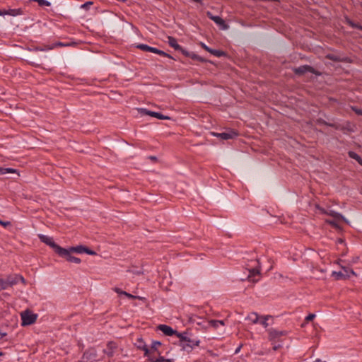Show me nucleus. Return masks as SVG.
Instances as JSON below:
<instances>
[{"instance_id": "f257e3e1", "label": "nucleus", "mask_w": 362, "mask_h": 362, "mask_svg": "<svg viewBox=\"0 0 362 362\" xmlns=\"http://www.w3.org/2000/svg\"><path fill=\"white\" fill-rule=\"evenodd\" d=\"M245 269L248 272V274L245 279L242 278L241 280H247L250 282H257L259 280L260 276V263L257 257L248 259L245 264Z\"/></svg>"}, {"instance_id": "f03ea898", "label": "nucleus", "mask_w": 362, "mask_h": 362, "mask_svg": "<svg viewBox=\"0 0 362 362\" xmlns=\"http://www.w3.org/2000/svg\"><path fill=\"white\" fill-rule=\"evenodd\" d=\"M268 339L272 344L282 342L281 337L288 334V332L285 330H278L274 328H270L267 330Z\"/></svg>"}, {"instance_id": "7ed1b4c3", "label": "nucleus", "mask_w": 362, "mask_h": 362, "mask_svg": "<svg viewBox=\"0 0 362 362\" xmlns=\"http://www.w3.org/2000/svg\"><path fill=\"white\" fill-rule=\"evenodd\" d=\"M38 238L41 242L51 247L57 255L64 252L63 247L55 243L52 238L42 234H39Z\"/></svg>"}, {"instance_id": "20e7f679", "label": "nucleus", "mask_w": 362, "mask_h": 362, "mask_svg": "<svg viewBox=\"0 0 362 362\" xmlns=\"http://www.w3.org/2000/svg\"><path fill=\"white\" fill-rule=\"evenodd\" d=\"M136 47L142 51L150 52L155 53V54H157L163 56V57L173 59L171 55L163 52V50L158 49L156 47L148 46V45H146V44H139L136 46Z\"/></svg>"}, {"instance_id": "39448f33", "label": "nucleus", "mask_w": 362, "mask_h": 362, "mask_svg": "<svg viewBox=\"0 0 362 362\" xmlns=\"http://www.w3.org/2000/svg\"><path fill=\"white\" fill-rule=\"evenodd\" d=\"M293 71L296 75L301 76L307 72H310L315 74L316 76H320L321 73L316 71L314 68L309 65H303L293 69Z\"/></svg>"}, {"instance_id": "423d86ee", "label": "nucleus", "mask_w": 362, "mask_h": 362, "mask_svg": "<svg viewBox=\"0 0 362 362\" xmlns=\"http://www.w3.org/2000/svg\"><path fill=\"white\" fill-rule=\"evenodd\" d=\"M200 341L197 339H193L188 337L185 343L182 344V349L187 352H190L195 346L199 345Z\"/></svg>"}, {"instance_id": "0eeeda50", "label": "nucleus", "mask_w": 362, "mask_h": 362, "mask_svg": "<svg viewBox=\"0 0 362 362\" xmlns=\"http://www.w3.org/2000/svg\"><path fill=\"white\" fill-rule=\"evenodd\" d=\"M22 325H30L33 324L37 320V315L28 312L21 314Z\"/></svg>"}, {"instance_id": "6e6552de", "label": "nucleus", "mask_w": 362, "mask_h": 362, "mask_svg": "<svg viewBox=\"0 0 362 362\" xmlns=\"http://www.w3.org/2000/svg\"><path fill=\"white\" fill-rule=\"evenodd\" d=\"M142 115H149L159 119H170V117L166 115H163L160 112L148 110L147 109L141 108L139 110Z\"/></svg>"}, {"instance_id": "1a4fd4ad", "label": "nucleus", "mask_w": 362, "mask_h": 362, "mask_svg": "<svg viewBox=\"0 0 362 362\" xmlns=\"http://www.w3.org/2000/svg\"><path fill=\"white\" fill-rule=\"evenodd\" d=\"M6 280L8 287L17 284L19 281L25 284V279L22 276L18 274L10 275L6 277Z\"/></svg>"}, {"instance_id": "9d476101", "label": "nucleus", "mask_w": 362, "mask_h": 362, "mask_svg": "<svg viewBox=\"0 0 362 362\" xmlns=\"http://www.w3.org/2000/svg\"><path fill=\"white\" fill-rule=\"evenodd\" d=\"M63 250L64 251L62 253L58 254L59 256L62 257H64L66 259L67 261L70 262H74L75 264H80L81 260L80 258L72 256L71 255V252L66 248H63Z\"/></svg>"}, {"instance_id": "9b49d317", "label": "nucleus", "mask_w": 362, "mask_h": 362, "mask_svg": "<svg viewBox=\"0 0 362 362\" xmlns=\"http://www.w3.org/2000/svg\"><path fill=\"white\" fill-rule=\"evenodd\" d=\"M135 345L139 349L144 351V356L148 357V358H149V356H151V352L141 338L137 339Z\"/></svg>"}, {"instance_id": "f8f14e48", "label": "nucleus", "mask_w": 362, "mask_h": 362, "mask_svg": "<svg viewBox=\"0 0 362 362\" xmlns=\"http://www.w3.org/2000/svg\"><path fill=\"white\" fill-rule=\"evenodd\" d=\"M207 16L214 21L217 25H218L221 29L224 30L226 28V24L225 21L218 16H214L211 12L208 11L206 13Z\"/></svg>"}, {"instance_id": "ddd939ff", "label": "nucleus", "mask_w": 362, "mask_h": 362, "mask_svg": "<svg viewBox=\"0 0 362 362\" xmlns=\"http://www.w3.org/2000/svg\"><path fill=\"white\" fill-rule=\"evenodd\" d=\"M157 328L166 336H173L175 334V333H177L176 330L166 325H159Z\"/></svg>"}, {"instance_id": "4468645a", "label": "nucleus", "mask_w": 362, "mask_h": 362, "mask_svg": "<svg viewBox=\"0 0 362 362\" xmlns=\"http://www.w3.org/2000/svg\"><path fill=\"white\" fill-rule=\"evenodd\" d=\"M319 209L320 210V211L322 213V214H327L332 217H334L338 220H342V221H346V219L344 217L343 215H341V214L337 212V211H334L333 210H330L329 211H325L324 209L322 208H319Z\"/></svg>"}, {"instance_id": "2eb2a0df", "label": "nucleus", "mask_w": 362, "mask_h": 362, "mask_svg": "<svg viewBox=\"0 0 362 362\" xmlns=\"http://www.w3.org/2000/svg\"><path fill=\"white\" fill-rule=\"evenodd\" d=\"M117 348V345L113 341H110L107 344V348L104 350L105 354H106L109 357H112L114 355V351Z\"/></svg>"}, {"instance_id": "dca6fc26", "label": "nucleus", "mask_w": 362, "mask_h": 362, "mask_svg": "<svg viewBox=\"0 0 362 362\" xmlns=\"http://www.w3.org/2000/svg\"><path fill=\"white\" fill-rule=\"evenodd\" d=\"M96 356V353L94 350H88L83 353L82 359L84 361L78 362H87L88 361L94 358Z\"/></svg>"}, {"instance_id": "f3484780", "label": "nucleus", "mask_w": 362, "mask_h": 362, "mask_svg": "<svg viewBox=\"0 0 362 362\" xmlns=\"http://www.w3.org/2000/svg\"><path fill=\"white\" fill-rule=\"evenodd\" d=\"M167 42L168 45L175 50L181 49V46L177 43V40L174 37L168 36Z\"/></svg>"}, {"instance_id": "a211bd4d", "label": "nucleus", "mask_w": 362, "mask_h": 362, "mask_svg": "<svg viewBox=\"0 0 362 362\" xmlns=\"http://www.w3.org/2000/svg\"><path fill=\"white\" fill-rule=\"evenodd\" d=\"M151 362H173L171 359H165L163 356H149L148 358Z\"/></svg>"}, {"instance_id": "6ab92c4d", "label": "nucleus", "mask_w": 362, "mask_h": 362, "mask_svg": "<svg viewBox=\"0 0 362 362\" xmlns=\"http://www.w3.org/2000/svg\"><path fill=\"white\" fill-rule=\"evenodd\" d=\"M175 335L177 336V337L179 338L180 339V345L181 346H182V344L185 342V341L187 340V337H189L188 335V333L187 332H178L177 331V333H175Z\"/></svg>"}, {"instance_id": "aec40b11", "label": "nucleus", "mask_w": 362, "mask_h": 362, "mask_svg": "<svg viewBox=\"0 0 362 362\" xmlns=\"http://www.w3.org/2000/svg\"><path fill=\"white\" fill-rule=\"evenodd\" d=\"M341 269L343 270L344 279L349 278L351 275H356L354 271L348 267L341 266Z\"/></svg>"}, {"instance_id": "412c9836", "label": "nucleus", "mask_w": 362, "mask_h": 362, "mask_svg": "<svg viewBox=\"0 0 362 362\" xmlns=\"http://www.w3.org/2000/svg\"><path fill=\"white\" fill-rule=\"evenodd\" d=\"M247 319L252 323L257 324L259 322V316L257 313H251L247 315Z\"/></svg>"}, {"instance_id": "4be33fe9", "label": "nucleus", "mask_w": 362, "mask_h": 362, "mask_svg": "<svg viewBox=\"0 0 362 362\" xmlns=\"http://www.w3.org/2000/svg\"><path fill=\"white\" fill-rule=\"evenodd\" d=\"M68 250H70L71 252H76V253L81 254V253H84V252L86 251V247H84L83 245H78L76 247H71Z\"/></svg>"}, {"instance_id": "5701e85b", "label": "nucleus", "mask_w": 362, "mask_h": 362, "mask_svg": "<svg viewBox=\"0 0 362 362\" xmlns=\"http://www.w3.org/2000/svg\"><path fill=\"white\" fill-rule=\"evenodd\" d=\"M270 317L271 315L261 316L258 323H260L264 328H267L269 326L267 321Z\"/></svg>"}, {"instance_id": "b1692460", "label": "nucleus", "mask_w": 362, "mask_h": 362, "mask_svg": "<svg viewBox=\"0 0 362 362\" xmlns=\"http://www.w3.org/2000/svg\"><path fill=\"white\" fill-rule=\"evenodd\" d=\"M22 14V11L21 8H14V9H8L6 10V15L16 16Z\"/></svg>"}, {"instance_id": "393cba45", "label": "nucleus", "mask_w": 362, "mask_h": 362, "mask_svg": "<svg viewBox=\"0 0 362 362\" xmlns=\"http://www.w3.org/2000/svg\"><path fill=\"white\" fill-rule=\"evenodd\" d=\"M161 345V343L158 341H154L152 342L151 347L150 351L151 352L152 356H155L156 351H157V349L159 346Z\"/></svg>"}, {"instance_id": "a878e982", "label": "nucleus", "mask_w": 362, "mask_h": 362, "mask_svg": "<svg viewBox=\"0 0 362 362\" xmlns=\"http://www.w3.org/2000/svg\"><path fill=\"white\" fill-rule=\"evenodd\" d=\"M55 48V45H45L44 47H36L34 50L35 51H47Z\"/></svg>"}, {"instance_id": "bb28decb", "label": "nucleus", "mask_w": 362, "mask_h": 362, "mask_svg": "<svg viewBox=\"0 0 362 362\" xmlns=\"http://www.w3.org/2000/svg\"><path fill=\"white\" fill-rule=\"evenodd\" d=\"M326 58L332 60V61H334V62H342L344 61L342 59H341L339 57L337 56V55H334V54H329L326 56Z\"/></svg>"}, {"instance_id": "cd10ccee", "label": "nucleus", "mask_w": 362, "mask_h": 362, "mask_svg": "<svg viewBox=\"0 0 362 362\" xmlns=\"http://www.w3.org/2000/svg\"><path fill=\"white\" fill-rule=\"evenodd\" d=\"M228 139H233L235 138V136H238V133L237 132H235V130L233 129H228Z\"/></svg>"}, {"instance_id": "c85d7f7f", "label": "nucleus", "mask_w": 362, "mask_h": 362, "mask_svg": "<svg viewBox=\"0 0 362 362\" xmlns=\"http://www.w3.org/2000/svg\"><path fill=\"white\" fill-rule=\"evenodd\" d=\"M8 288L6 279H0V291L6 290Z\"/></svg>"}, {"instance_id": "c756f323", "label": "nucleus", "mask_w": 362, "mask_h": 362, "mask_svg": "<svg viewBox=\"0 0 362 362\" xmlns=\"http://www.w3.org/2000/svg\"><path fill=\"white\" fill-rule=\"evenodd\" d=\"M348 154L351 158L356 160L357 162H358V160L361 158L358 154L354 151H349Z\"/></svg>"}, {"instance_id": "7c9ffc66", "label": "nucleus", "mask_w": 362, "mask_h": 362, "mask_svg": "<svg viewBox=\"0 0 362 362\" xmlns=\"http://www.w3.org/2000/svg\"><path fill=\"white\" fill-rule=\"evenodd\" d=\"M332 276H334L337 279H344V275L343 272H333Z\"/></svg>"}, {"instance_id": "2f4dec72", "label": "nucleus", "mask_w": 362, "mask_h": 362, "mask_svg": "<svg viewBox=\"0 0 362 362\" xmlns=\"http://www.w3.org/2000/svg\"><path fill=\"white\" fill-rule=\"evenodd\" d=\"M209 52L216 56H221V55L224 54V53L223 52H220V51L216 50V49H209Z\"/></svg>"}, {"instance_id": "473e14b6", "label": "nucleus", "mask_w": 362, "mask_h": 362, "mask_svg": "<svg viewBox=\"0 0 362 362\" xmlns=\"http://www.w3.org/2000/svg\"><path fill=\"white\" fill-rule=\"evenodd\" d=\"M351 110L358 115H362V109L358 108L357 107L352 106Z\"/></svg>"}, {"instance_id": "72a5a7b5", "label": "nucleus", "mask_w": 362, "mask_h": 362, "mask_svg": "<svg viewBox=\"0 0 362 362\" xmlns=\"http://www.w3.org/2000/svg\"><path fill=\"white\" fill-rule=\"evenodd\" d=\"M93 4L92 1H87L81 6V8L88 9L90 5Z\"/></svg>"}, {"instance_id": "f704fd0d", "label": "nucleus", "mask_w": 362, "mask_h": 362, "mask_svg": "<svg viewBox=\"0 0 362 362\" xmlns=\"http://www.w3.org/2000/svg\"><path fill=\"white\" fill-rule=\"evenodd\" d=\"M177 51L181 52L186 57L191 56V52H189L187 51L186 49H183L182 47H181V49H178Z\"/></svg>"}, {"instance_id": "c9c22d12", "label": "nucleus", "mask_w": 362, "mask_h": 362, "mask_svg": "<svg viewBox=\"0 0 362 362\" xmlns=\"http://www.w3.org/2000/svg\"><path fill=\"white\" fill-rule=\"evenodd\" d=\"M214 136H220L222 139L226 140V132H222L221 134H215L213 133Z\"/></svg>"}, {"instance_id": "e433bc0d", "label": "nucleus", "mask_w": 362, "mask_h": 362, "mask_svg": "<svg viewBox=\"0 0 362 362\" xmlns=\"http://www.w3.org/2000/svg\"><path fill=\"white\" fill-rule=\"evenodd\" d=\"M348 24L352 27V28H358V27H360V25H358V24H356L354 23V22H352L351 21L349 20L347 21Z\"/></svg>"}, {"instance_id": "4c0bfd02", "label": "nucleus", "mask_w": 362, "mask_h": 362, "mask_svg": "<svg viewBox=\"0 0 362 362\" xmlns=\"http://www.w3.org/2000/svg\"><path fill=\"white\" fill-rule=\"evenodd\" d=\"M84 253H86V254H88V255H95V254H96V252H94V251H93V250H90L89 248H88V247H86V251L84 252Z\"/></svg>"}, {"instance_id": "58836bf2", "label": "nucleus", "mask_w": 362, "mask_h": 362, "mask_svg": "<svg viewBox=\"0 0 362 362\" xmlns=\"http://www.w3.org/2000/svg\"><path fill=\"white\" fill-rule=\"evenodd\" d=\"M280 342L279 343H274V344H272L274 346H273V350L274 351H276L278 350L279 349H280L282 346L281 344H279Z\"/></svg>"}, {"instance_id": "ea45409f", "label": "nucleus", "mask_w": 362, "mask_h": 362, "mask_svg": "<svg viewBox=\"0 0 362 362\" xmlns=\"http://www.w3.org/2000/svg\"><path fill=\"white\" fill-rule=\"evenodd\" d=\"M315 317V314H309L306 317H305V320L306 321H311L313 320Z\"/></svg>"}, {"instance_id": "a19ab883", "label": "nucleus", "mask_w": 362, "mask_h": 362, "mask_svg": "<svg viewBox=\"0 0 362 362\" xmlns=\"http://www.w3.org/2000/svg\"><path fill=\"white\" fill-rule=\"evenodd\" d=\"M6 173H16V170L13 168H5Z\"/></svg>"}, {"instance_id": "79ce46f5", "label": "nucleus", "mask_w": 362, "mask_h": 362, "mask_svg": "<svg viewBox=\"0 0 362 362\" xmlns=\"http://www.w3.org/2000/svg\"><path fill=\"white\" fill-rule=\"evenodd\" d=\"M113 290L119 295H123V293L124 292L117 287L114 288Z\"/></svg>"}, {"instance_id": "37998d69", "label": "nucleus", "mask_w": 362, "mask_h": 362, "mask_svg": "<svg viewBox=\"0 0 362 362\" xmlns=\"http://www.w3.org/2000/svg\"><path fill=\"white\" fill-rule=\"evenodd\" d=\"M123 295L126 296L127 298H131V299H134V298H136V296H133V295H132V294H130V293H127L126 291H124V292L123 293Z\"/></svg>"}, {"instance_id": "c03bdc74", "label": "nucleus", "mask_w": 362, "mask_h": 362, "mask_svg": "<svg viewBox=\"0 0 362 362\" xmlns=\"http://www.w3.org/2000/svg\"><path fill=\"white\" fill-rule=\"evenodd\" d=\"M325 124L327 126H329V127H334L335 129H339V127L336 124H334V123H327L326 122H325Z\"/></svg>"}, {"instance_id": "a18cd8bd", "label": "nucleus", "mask_w": 362, "mask_h": 362, "mask_svg": "<svg viewBox=\"0 0 362 362\" xmlns=\"http://www.w3.org/2000/svg\"><path fill=\"white\" fill-rule=\"evenodd\" d=\"M189 57L194 59H200V57L193 52H191V56H189Z\"/></svg>"}, {"instance_id": "49530a36", "label": "nucleus", "mask_w": 362, "mask_h": 362, "mask_svg": "<svg viewBox=\"0 0 362 362\" xmlns=\"http://www.w3.org/2000/svg\"><path fill=\"white\" fill-rule=\"evenodd\" d=\"M0 225L3 226L4 227H6L10 225V222L9 221H3L1 220Z\"/></svg>"}, {"instance_id": "de8ad7c7", "label": "nucleus", "mask_w": 362, "mask_h": 362, "mask_svg": "<svg viewBox=\"0 0 362 362\" xmlns=\"http://www.w3.org/2000/svg\"><path fill=\"white\" fill-rule=\"evenodd\" d=\"M52 45H55V47H64L65 46V45L62 42H57V43H55V44H53Z\"/></svg>"}, {"instance_id": "09e8293b", "label": "nucleus", "mask_w": 362, "mask_h": 362, "mask_svg": "<svg viewBox=\"0 0 362 362\" xmlns=\"http://www.w3.org/2000/svg\"><path fill=\"white\" fill-rule=\"evenodd\" d=\"M0 174H1V175H5V174H6V171H5V168H0Z\"/></svg>"}, {"instance_id": "8fccbe9b", "label": "nucleus", "mask_w": 362, "mask_h": 362, "mask_svg": "<svg viewBox=\"0 0 362 362\" xmlns=\"http://www.w3.org/2000/svg\"><path fill=\"white\" fill-rule=\"evenodd\" d=\"M6 15V10H0V16H5Z\"/></svg>"}, {"instance_id": "3c124183", "label": "nucleus", "mask_w": 362, "mask_h": 362, "mask_svg": "<svg viewBox=\"0 0 362 362\" xmlns=\"http://www.w3.org/2000/svg\"><path fill=\"white\" fill-rule=\"evenodd\" d=\"M241 348V345L239 346L235 351H234V354H237L238 352H239L240 349Z\"/></svg>"}, {"instance_id": "603ef678", "label": "nucleus", "mask_w": 362, "mask_h": 362, "mask_svg": "<svg viewBox=\"0 0 362 362\" xmlns=\"http://www.w3.org/2000/svg\"><path fill=\"white\" fill-rule=\"evenodd\" d=\"M314 362H326V361H324L320 358H317Z\"/></svg>"}, {"instance_id": "864d4df0", "label": "nucleus", "mask_w": 362, "mask_h": 362, "mask_svg": "<svg viewBox=\"0 0 362 362\" xmlns=\"http://www.w3.org/2000/svg\"><path fill=\"white\" fill-rule=\"evenodd\" d=\"M149 158H150L151 160H157L156 156H150Z\"/></svg>"}, {"instance_id": "5fc2aeb1", "label": "nucleus", "mask_w": 362, "mask_h": 362, "mask_svg": "<svg viewBox=\"0 0 362 362\" xmlns=\"http://www.w3.org/2000/svg\"><path fill=\"white\" fill-rule=\"evenodd\" d=\"M203 47L209 52V49H210L206 45H203Z\"/></svg>"}, {"instance_id": "6e6d98bb", "label": "nucleus", "mask_w": 362, "mask_h": 362, "mask_svg": "<svg viewBox=\"0 0 362 362\" xmlns=\"http://www.w3.org/2000/svg\"><path fill=\"white\" fill-rule=\"evenodd\" d=\"M192 1H194V2H196V3L202 4V0H192Z\"/></svg>"}, {"instance_id": "4d7b16f0", "label": "nucleus", "mask_w": 362, "mask_h": 362, "mask_svg": "<svg viewBox=\"0 0 362 362\" xmlns=\"http://www.w3.org/2000/svg\"><path fill=\"white\" fill-rule=\"evenodd\" d=\"M358 257H356L355 259H353V262H354V263L356 262H357V260H358Z\"/></svg>"}, {"instance_id": "13d9d810", "label": "nucleus", "mask_w": 362, "mask_h": 362, "mask_svg": "<svg viewBox=\"0 0 362 362\" xmlns=\"http://www.w3.org/2000/svg\"><path fill=\"white\" fill-rule=\"evenodd\" d=\"M358 163L362 166V158H361Z\"/></svg>"}, {"instance_id": "bf43d9fd", "label": "nucleus", "mask_w": 362, "mask_h": 362, "mask_svg": "<svg viewBox=\"0 0 362 362\" xmlns=\"http://www.w3.org/2000/svg\"><path fill=\"white\" fill-rule=\"evenodd\" d=\"M328 223L332 224V225H334V223L333 221H328Z\"/></svg>"}, {"instance_id": "052dcab7", "label": "nucleus", "mask_w": 362, "mask_h": 362, "mask_svg": "<svg viewBox=\"0 0 362 362\" xmlns=\"http://www.w3.org/2000/svg\"><path fill=\"white\" fill-rule=\"evenodd\" d=\"M1 336H2V337H4V336H6V333H1Z\"/></svg>"}, {"instance_id": "680f3d73", "label": "nucleus", "mask_w": 362, "mask_h": 362, "mask_svg": "<svg viewBox=\"0 0 362 362\" xmlns=\"http://www.w3.org/2000/svg\"><path fill=\"white\" fill-rule=\"evenodd\" d=\"M358 29L362 30V25H360V27H358Z\"/></svg>"}, {"instance_id": "e2e57ef3", "label": "nucleus", "mask_w": 362, "mask_h": 362, "mask_svg": "<svg viewBox=\"0 0 362 362\" xmlns=\"http://www.w3.org/2000/svg\"><path fill=\"white\" fill-rule=\"evenodd\" d=\"M3 355V354L1 352H0V356Z\"/></svg>"}]
</instances>
